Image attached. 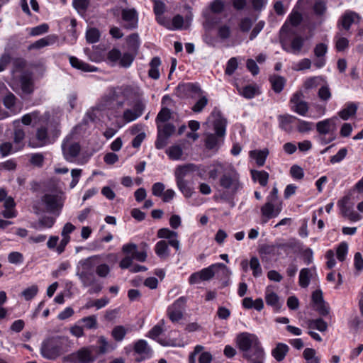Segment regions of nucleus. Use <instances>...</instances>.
<instances>
[{
	"label": "nucleus",
	"mask_w": 363,
	"mask_h": 363,
	"mask_svg": "<svg viewBox=\"0 0 363 363\" xmlns=\"http://www.w3.org/2000/svg\"><path fill=\"white\" fill-rule=\"evenodd\" d=\"M172 117V111L167 107L162 106L155 118L157 125V138L155 142V148L162 150L164 148L169 138L176 131V126L168 121Z\"/></svg>",
	"instance_id": "nucleus-1"
},
{
	"label": "nucleus",
	"mask_w": 363,
	"mask_h": 363,
	"mask_svg": "<svg viewBox=\"0 0 363 363\" xmlns=\"http://www.w3.org/2000/svg\"><path fill=\"white\" fill-rule=\"evenodd\" d=\"M236 344L238 349L243 352V358L247 360H252L253 358L255 359H264V349L255 335L242 333L237 336Z\"/></svg>",
	"instance_id": "nucleus-2"
},
{
	"label": "nucleus",
	"mask_w": 363,
	"mask_h": 363,
	"mask_svg": "<svg viewBox=\"0 0 363 363\" xmlns=\"http://www.w3.org/2000/svg\"><path fill=\"white\" fill-rule=\"evenodd\" d=\"M67 339L63 336H54L45 340L41 345L40 354L48 359L55 360L64 352Z\"/></svg>",
	"instance_id": "nucleus-3"
},
{
	"label": "nucleus",
	"mask_w": 363,
	"mask_h": 363,
	"mask_svg": "<svg viewBox=\"0 0 363 363\" xmlns=\"http://www.w3.org/2000/svg\"><path fill=\"white\" fill-rule=\"evenodd\" d=\"M219 183L223 189L227 190L228 192L232 194H235L241 187L239 174L231 166H230L227 172L220 177Z\"/></svg>",
	"instance_id": "nucleus-4"
},
{
	"label": "nucleus",
	"mask_w": 363,
	"mask_h": 363,
	"mask_svg": "<svg viewBox=\"0 0 363 363\" xmlns=\"http://www.w3.org/2000/svg\"><path fill=\"white\" fill-rule=\"evenodd\" d=\"M95 359L91 347H82L62 357V362L67 363H92Z\"/></svg>",
	"instance_id": "nucleus-5"
},
{
	"label": "nucleus",
	"mask_w": 363,
	"mask_h": 363,
	"mask_svg": "<svg viewBox=\"0 0 363 363\" xmlns=\"http://www.w3.org/2000/svg\"><path fill=\"white\" fill-rule=\"evenodd\" d=\"M82 269L78 270L77 275L81 280L83 286L87 287L96 282L94 275V267L93 262L90 258L82 259L79 262Z\"/></svg>",
	"instance_id": "nucleus-6"
},
{
	"label": "nucleus",
	"mask_w": 363,
	"mask_h": 363,
	"mask_svg": "<svg viewBox=\"0 0 363 363\" xmlns=\"http://www.w3.org/2000/svg\"><path fill=\"white\" fill-rule=\"evenodd\" d=\"M128 87L117 86L109 89L107 94L103 99L106 103V106H110L116 102L118 106H122L128 97Z\"/></svg>",
	"instance_id": "nucleus-7"
},
{
	"label": "nucleus",
	"mask_w": 363,
	"mask_h": 363,
	"mask_svg": "<svg viewBox=\"0 0 363 363\" xmlns=\"http://www.w3.org/2000/svg\"><path fill=\"white\" fill-rule=\"evenodd\" d=\"M79 143L73 141L72 138H65L62 143V151L66 161L72 162L81 152Z\"/></svg>",
	"instance_id": "nucleus-8"
},
{
	"label": "nucleus",
	"mask_w": 363,
	"mask_h": 363,
	"mask_svg": "<svg viewBox=\"0 0 363 363\" xmlns=\"http://www.w3.org/2000/svg\"><path fill=\"white\" fill-rule=\"evenodd\" d=\"M218 268L227 269L226 266L223 263H218L211 265L207 268H204L199 272L194 273L189 278V282L191 284H197L201 281H208L213 277L215 271Z\"/></svg>",
	"instance_id": "nucleus-9"
},
{
	"label": "nucleus",
	"mask_w": 363,
	"mask_h": 363,
	"mask_svg": "<svg viewBox=\"0 0 363 363\" xmlns=\"http://www.w3.org/2000/svg\"><path fill=\"white\" fill-rule=\"evenodd\" d=\"M282 210V201L273 202L267 201L261 207L262 223H267L269 219L279 216Z\"/></svg>",
	"instance_id": "nucleus-10"
},
{
	"label": "nucleus",
	"mask_w": 363,
	"mask_h": 363,
	"mask_svg": "<svg viewBox=\"0 0 363 363\" xmlns=\"http://www.w3.org/2000/svg\"><path fill=\"white\" fill-rule=\"evenodd\" d=\"M303 94L298 91L294 93L290 99L291 110L300 116H306L308 111L309 107L306 101L303 100Z\"/></svg>",
	"instance_id": "nucleus-11"
},
{
	"label": "nucleus",
	"mask_w": 363,
	"mask_h": 363,
	"mask_svg": "<svg viewBox=\"0 0 363 363\" xmlns=\"http://www.w3.org/2000/svg\"><path fill=\"white\" fill-rule=\"evenodd\" d=\"M121 18L125 22L123 28L126 30H134L138 26V13L135 9H123L121 11Z\"/></svg>",
	"instance_id": "nucleus-12"
},
{
	"label": "nucleus",
	"mask_w": 363,
	"mask_h": 363,
	"mask_svg": "<svg viewBox=\"0 0 363 363\" xmlns=\"http://www.w3.org/2000/svg\"><path fill=\"white\" fill-rule=\"evenodd\" d=\"M337 120L336 116L331 118H327L323 121H319L316 123V130L320 135H329L335 134L336 130V123Z\"/></svg>",
	"instance_id": "nucleus-13"
},
{
	"label": "nucleus",
	"mask_w": 363,
	"mask_h": 363,
	"mask_svg": "<svg viewBox=\"0 0 363 363\" xmlns=\"http://www.w3.org/2000/svg\"><path fill=\"white\" fill-rule=\"evenodd\" d=\"M359 21L360 16L358 13L352 11H347L338 21L337 27L339 28L341 27L342 29L348 31L352 23H359Z\"/></svg>",
	"instance_id": "nucleus-14"
},
{
	"label": "nucleus",
	"mask_w": 363,
	"mask_h": 363,
	"mask_svg": "<svg viewBox=\"0 0 363 363\" xmlns=\"http://www.w3.org/2000/svg\"><path fill=\"white\" fill-rule=\"evenodd\" d=\"M60 199L61 197L57 194H46L42 197V201L45 204L47 211L50 213L62 209L63 203Z\"/></svg>",
	"instance_id": "nucleus-15"
},
{
	"label": "nucleus",
	"mask_w": 363,
	"mask_h": 363,
	"mask_svg": "<svg viewBox=\"0 0 363 363\" xmlns=\"http://www.w3.org/2000/svg\"><path fill=\"white\" fill-rule=\"evenodd\" d=\"M167 315L172 323H178L182 320V297L168 306Z\"/></svg>",
	"instance_id": "nucleus-16"
},
{
	"label": "nucleus",
	"mask_w": 363,
	"mask_h": 363,
	"mask_svg": "<svg viewBox=\"0 0 363 363\" xmlns=\"http://www.w3.org/2000/svg\"><path fill=\"white\" fill-rule=\"evenodd\" d=\"M134 351L135 353L140 354L142 357L137 361H142L149 359L152 357V350L148 345L147 342L145 340H139L134 344Z\"/></svg>",
	"instance_id": "nucleus-17"
},
{
	"label": "nucleus",
	"mask_w": 363,
	"mask_h": 363,
	"mask_svg": "<svg viewBox=\"0 0 363 363\" xmlns=\"http://www.w3.org/2000/svg\"><path fill=\"white\" fill-rule=\"evenodd\" d=\"M97 345L90 346L92 352H95V357L106 354L113 348L104 336H100L97 340Z\"/></svg>",
	"instance_id": "nucleus-18"
},
{
	"label": "nucleus",
	"mask_w": 363,
	"mask_h": 363,
	"mask_svg": "<svg viewBox=\"0 0 363 363\" xmlns=\"http://www.w3.org/2000/svg\"><path fill=\"white\" fill-rule=\"evenodd\" d=\"M165 321L164 319H162L148 331L146 337L157 340L162 345H165L163 340H158L159 336L165 331Z\"/></svg>",
	"instance_id": "nucleus-19"
},
{
	"label": "nucleus",
	"mask_w": 363,
	"mask_h": 363,
	"mask_svg": "<svg viewBox=\"0 0 363 363\" xmlns=\"http://www.w3.org/2000/svg\"><path fill=\"white\" fill-rule=\"evenodd\" d=\"M69 60L71 66L79 70H82L85 72H92L97 70L96 67L79 60L75 56L69 57Z\"/></svg>",
	"instance_id": "nucleus-20"
},
{
	"label": "nucleus",
	"mask_w": 363,
	"mask_h": 363,
	"mask_svg": "<svg viewBox=\"0 0 363 363\" xmlns=\"http://www.w3.org/2000/svg\"><path fill=\"white\" fill-rule=\"evenodd\" d=\"M289 351V347L286 344L279 342L272 350L271 354L277 362H281L285 359Z\"/></svg>",
	"instance_id": "nucleus-21"
},
{
	"label": "nucleus",
	"mask_w": 363,
	"mask_h": 363,
	"mask_svg": "<svg viewBox=\"0 0 363 363\" xmlns=\"http://www.w3.org/2000/svg\"><path fill=\"white\" fill-rule=\"evenodd\" d=\"M126 43L128 52L137 55L140 45V38L138 34L135 33L128 35L126 40Z\"/></svg>",
	"instance_id": "nucleus-22"
},
{
	"label": "nucleus",
	"mask_w": 363,
	"mask_h": 363,
	"mask_svg": "<svg viewBox=\"0 0 363 363\" xmlns=\"http://www.w3.org/2000/svg\"><path fill=\"white\" fill-rule=\"evenodd\" d=\"M220 136H218L216 134L208 133L206 135L205 138V146L208 150H216L218 149V147L222 142V140Z\"/></svg>",
	"instance_id": "nucleus-23"
},
{
	"label": "nucleus",
	"mask_w": 363,
	"mask_h": 363,
	"mask_svg": "<svg viewBox=\"0 0 363 363\" xmlns=\"http://www.w3.org/2000/svg\"><path fill=\"white\" fill-rule=\"evenodd\" d=\"M296 119V117L285 114L279 116V127L287 133H291L293 130L291 123Z\"/></svg>",
	"instance_id": "nucleus-24"
},
{
	"label": "nucleus",
	"mask_w": 363,
	"mask_h": 363,
	"mask_svg": "<svg viewBox=\"0 0 363 363\" xmlns=\"http://www.w3.org/2000/svg\"><path fill=\"white\" fill-rule=\"evenodd\" d=\"M161 65V60L159 57H154L150 62V69L148 71V76L153 79H157L160 78L159 67Z\"/></svg>",
	"instance_id": "nucleus-25"
},
{
	"label": "nucleus",
	"mask_w": 363,
	"mask_h": 363,
	"mask_svg": "<svg viewBox=\"0 0 363 363\" xmlns=\"http://www.w3.org/2000/svg\"><path fill=\"white\" fill-rule=\"evenodd\" d=\"M268 154L269 151L267 149L263 150H252L250 152V157L255 160L259 167H262L264 164Z\"/></svg>",
	"instance_id": "nucleus-26"
},
{
	"label": "nucleus",
	"mask_w": 363,
	"mask_h": 363,
	"mask_svg": "<svg viewBox=\"0 0 363 363\" xmlns=\"http://www.w3.org/2000/svg\"><path fill=\"white\" fill-rule=\"evenodd\" d=\"M357 110V106L354 103H350L345 108L339 111L338 116L342 120L346 121L348 120L350 117L354 116L356 114Z\"/></svg>",
	"instance_id": "nucleus-27"
},
{
	"label": "nucleus",
	"mask_w": 363,
	"mask_h": 363,
	"mask_svg": "<svg viewBox=\"0 0 363 363\" xmlns=\"http://www.w3.org/2000/svg\"><path fill=\"white\" fill-rule=\"evenodd\" d=\"M156 255L160 258H166L169 256V250L167 241L160 240L155 247Z\"/></svg>",
	"instance_id": "nucleus-28"
},
{
	"label": "nucleus",
	"mask_w": 363,
	"mask_h": 363,
	"mask_svg": "<svg viewBox=\"0 0 363 363\" xmlns=\"http://www.w3.org/2000/svg\"><path fill=\"white\" fill-rule=\"evenodd\" d=\"M251 175L252 179L255 182H258L261 186H265L267 184L269 179V174L267 172L251 170Z\"/></svg>",
	"instance_id": "nucleus-29"
},
{
	"label": "nucleus",
	"mask_w": 363,
	"mask_h": 363,
	"mask_svg": "<svg viewBox=\"0 0 363 363\" xmlns=\"http://www.w3.org/2000/svg\"><path fill=\"white\" fill-rule=\"evenodd\" d=\"M269 81L272 84V89L276 93H280L285 85L286 79L281 76L274 75L270 77Z\"/></svg>",
	"instance_id": "nucleus-30"
},
{
	"label": "nucleus",
	"mask_w": 363,
	"mask_h": 363,
	"mask_svg": "<svg viewBox=\"0 0 363 363\" xmlns=\"http://www.w3.org/2000/svg\"><path fill=\"white\" fill-rule=\"evenodd\" d=\"M77 323H83L82 327L86 329H96L98 327L97 319L94 315L84 317L79 320Z\"/></svg>",
	"instance_id": "nucleus-31"
},
{
	"label": "nucleus",
	"mask_w": 363,
	"mask_h": 363,
	"mask_svg": "<svg viewBox=\"0 0 363 363\" xmlns=\"http://www.w3.org/2000/svg\"><path fill=\"white\" fill-rule=\"evenodd\" d=\"M341 213L343 216L347 217L351 221H357L362 218L359 213L345 204H342L341 206Z\"/></svg>",
	"instance_id": "nucleus-32"
},
{
	"label": "nucleus",
	"mask_w": 363,
	"mask_h": 363,
	"mask_svg": "<svg viewBox=\"0 0 363 363\" xmlns=\"http://www.w3.org/2000/svg\"><path fill=\"white\" fill-rule=\"evenodd\" d=\"M226 123L227 121L225 118H219L216 119L213 123L215 134L220 138H223L225 134Z\"/></svg>",
	"instance_id": "nucleus-33"
},
{
	"label": "nucleus",
	"mask_w": 363,
	"mask_h": 363,
	"mask_svg": "<svg viewBox=\"0 0 363 363\" xmlns=\"http://www.w3.org/2000/svg\"><path fill=\"white\" fill-rule=\"evenodd\" d=\"M228 169L220 163H215L211 167L208 172V176L213 179H216L220 174H224Z\"/></svg>",
	"instance_id": "nucleus-34"
},
{
	"label": "nucleus",
	"mask_w": 363,
	"mask_h": 363,
	"mask_svg": "<svg viewBox=\"0 0 363 363\" xmlns=\"http://www.w3.org/2000/svg\"><path fill=\"white\" fill-rule=\"evenodd\" d=\"M265 300L267 304L273 307L276 311L281 308L279 298L277 294L274 292L267 293Z\"/></svg>",
	"instance_id": "nucleus-35"
},
{
	"label": "nucleus",
	"mask_w": 363,
	"mask_h": 363,
	"mask_svg": "<svg viewBox=\"0 0 363 363\" xmlns=\"http://www.w3.org/2000/svg\"><path fill=\"white\" fill-rule=\"evenodd\" d=\"M136 55V54L130 52H124L123 55H121L119 61L120 66L125 68L130 67Z\"/></svg>",
	"instance_id": "nucleus-36"
},
{
	"label": "nucleus",
	"mask_w": 363,
	"mask_h": 363,
	"mask_svg": "<svg viewBox=\"0 0 363 363\" xmlns=\"http://www.w3.org/2000/svg\"><path fill=\"white\" fill-rule=\"evenodd\" d=\"M239 93L246 99H252L259 93L258 88L254 85H247L243 89H238Z\"/></svg>",
	"instance_id": "nucleus-37"
},
{
	"label": "nucleus",
	"mask_w": 363,
	"mask_h": 363,
	"mask_svg": "<svg viewBox=\"0 0 363 363\" xmlns=\"http://www.w3.org/2000/svg\"><path fill=\"white\" fill-rule=\"evenodd\" d=\"M308 327L310 329H317L320 332H324L328 328V325L326 322H325L321 318H318L315 320H308L307 322Z\"/></svg>",
	"instance_id": "nucleus-38"
},
{
	"label": "nucleus",
	"mask_w": 363,
	"mask_h": 363,
	"mask_svg": "<svg viewBox=\"0 0 363 363\" xmlns=\"http://www.w3.org/2000/svg\"><path fill=\"white\" fill-rule=\"evenodd\" d=\"M21 89L23 93L30 94L33 91V82L30 77L23 76L21 79Z\"/></svg>",
	"instance_id": "nucleus-39"
},
{
	"label": "nucleus",
	"mask_w": 363,
	"mask_h": 363,
	"mask_svg": "<svg viewBox=\"0 0 363 363\" xmlns=\"http://www.w3.org/2000/svg\"><path fill=\"white\" fill-rule=\"evenodd\" d=\"M335 48L337 51L342 52L349 47V40L342 36L340 33H337L335 37Z\"/></svg>",
	"instance_id": "nucleus-40"
},
{
	"label": "nucleus",
	"mask_w": 363,
	"mask_h": 363,
	"mask_svg": "<svg viewBox=\"0 0 363 363\" xmlns=\"http://www.w3.org/2000/svg\"><path fill=\"white\" fill-rule=\"evenodd\" d=\"M127 333V330L123 325L115 326L111 331V336L116 342L122 341Z\"/></svg>",
	"instance_id": "nucleus-41"
},
{
	"label": "nucleus",
	"mask_w": 363,
	"mask_h": 363,
	"mask_svg": "<svg viewBox=\"0 0 363 363\" xmlns=\"http://www.w3.org/2000/svg\"><path fill=\"white\" fill-rule=\"evenodd\" d=\"M166 153L170 160H180L182 158V146L180 145L171 146L166 150Z\"/></svg>",
	"instance_id": "nucleus-42"
},
{
	"label": "nucleus",
	"mask_w": 363,
	"mask_h": 363,
	"mask_svg": "<svg viewBox=\"0 0 363 363\" xmlns=\"http://www.w3.org/2000/svg\"><path fill=\"white\" fill-rule=\"evenodd\" d=\"M307 363H320V359L316 356V352L312 348H306L303 352Z\"/></svg>",
	"instance_id": "nucleus-43"
},
{
	"label": "nucleus",
	"mask_w": 363,
	"mask_h": 363,
	"mask_svg": "<svg viewBox=\"0 0 363 363\" xmlns=\"http://www.w3.org/2000/svg\"><path fill=\"white\" fill-rule=\"evenodd\" d=\"M183 86L186 96L194 97L201 94V90L197 84L189 83Z\"/></svg>",
	"instance_id": "nucleus-44"
},
{
	"label": "nucleus",
	"mask_w": 363,
	"mask_h": 363,
	"mask_svg": "<svg viewBox=\"0 0 363 363\" xmlns=\"http://www.w3.org/2000/svg\"><path fill=\"white\" fill-rule=\"evenodd\" d=\"M100 32L96 28H91L86 30V39L90 44L96 43L99 40Z\"/></svg>",
	"instance_id": "nucleus-45"
},
{
	"label": "nucleus",
	"mask_w": 363,
	"mask_h": 363,
	"mask_svg": "<svg viewBox=\"0 0 363 363\" xmlns=\"http://www.w3.org/2000/svg\"><path fill=\"white\" fill-rule=\"evenodd\" d=\"M311 279V271L308 268L302 269L299 274V284L301 287L306 288L308 286Z\"/></svg>",
	"instance_id": "nucleus-46"
},
{
	"label": "nucleus",
	"mask_w": 363,
	"mask_h": 363,
	"mask_svg": "<svg viewBox=\"0 0 363 363\" xmlns=\"http://www.w3.org/2000/svg\"><path fill=\"white\" fill-rule=\"evenodd\" d=\"M250 267L252 270V274L255 277H258L262 275V270L259 262V259L256 257H252L250 261Z\"/></svg>",
	"instance_id": "nucleus-47"
},
{
	"label": "nucleus",
	"mask_w": 363,
	"mask_h": 363,
	"mask_svg": "<svg viewBox=\"0 0 363 363\" xmlns=\"http://www.w3.org/2000/svg\"><path fill=\"white\" fill-rule=\"evenodd\" d=\"M304 44V39L301 36L295 37L291 43V48L294 53L298 54L301 52Z\"/></svg>",
	"instance_id": "nucleus-48"
},
{
	"label": "nucleus",
	"mask_w": 363,
	"mask_h": 363,
	"mask_svg": "<svg viewBox=\"0 0 363 363\" xmlns=\"http://www.w3.org/2000/svg\"><path fill=\"white\" fill-rule=\"evenodd\" d=\"M52 43L50 36L36 40L29 46V49H40Z\"/></svg>",
	"instance_id": "nucleus-49"
},
{
	"label": "nucleus",
	"mask_w": 363,
	"mask_h": 363,
	"mask_svg": "<svg viewBox=\"0 0 363 363\" xmlns=\"http://www.w3.org/2000/svg\"><path fill=\"white\" fill-rule=\"evenodd\" d=\"M157 236L159 238L169 240L174 238V237H177L178 234L177 232L171 230L169 228H163L158 230Z\"/></svg>",
	"instance_id": "nucleus-50"
},
{
	"label": "nucleus",
	"mask_w": 363,
	"mask_h": 363,
	"mask_svg": "<svg viewBox=\"0 0 363 363\" xmlns=\"http://www.w3.org/2000/svg\"><path fill=\"white\" fill-rule=\"evenodd\" d=\"M38 288L36 285H33L26 288L22 291V296L26 301L33 299L38 294Z\"/></svg>",
	"instance_id": "nucleus-51"
},
{
	"label": "nucleus",
	"mask_w": 363,
	"mask_h": 363,
	"mask_svg": "<svg viewBox=\"0 0 363 363\" xmlns=\"http://www.w3.org/2000/svg\"><path fill=\"white\" fill-rule=\"evenodd\" d=\"M321 80H323V78L320 76L309 77L304 82L303 87L306 89H313L320 84Z\"/></svg>",
	"instance_id": "nucleus-52"
},
{
	"label": "nucleus",
	"mask_w": 363,
	"mask_h": 363,
	"mask_svg": "<svg viewBox=\"0 0 363 363\" xmlns=\"http://www.w3.org/2000/svg\"><path fill=\"white\" fill-rule=\"evenodd\" d=\"M318 96L323 101H328L332 96L330 87L328 85L322 86L318 90Z\"/></svg>",
	"instance_id": "nucleus-53"
},
{
	"label": "nucleus",
	"mask_w": 363,
	"mask_h": 363,
	"mask_svg": "<svg viewBox=\"0 0 363 363\" xmlns=\"http://www.w3.org/2000/svg\"><path fill=\"white\" fill-rule=\"evenodd\" d=\"M15 152L10 142H4L0 144V153L2 157H7Z\"/></svg>",
	"instance_id": "nucleus-54"
},
{
	"label": "nucleus",
	"mask_w": 363,
	"mask_h": 363,
	"mask_svg": "<svg viewBox=\"0 0 363 363\" xmlns=\"http://www.w3.org/2000/svg\"><path fill=\"white\" fill-rule=\"evenodd\" d=\"M327 52L328 45L323 43L316 44L313 49V53L316 57H325Z\"/></svg>",
	"instance_id": "nucleus-55"
},
{
	"label": "nucleus",
	"mask_w": 363,
	"mask_h": 363,
	"mask_svg": "<svg viewBox=\"0 0 363 363\" xmlns=\"http://www.w3.org/2000/svg\"><path fill=\"white\" fill-rule=\"evenodd\" d=\"M8 261L11 264H20L23 262V255L18 252H11L8 255Z\"/></svg>",
	"instance_id": "nucleus-56"
},
{
	"label": "nucleus",
	"mask_w": 363,
	"mask_h": 363,
	"mask_svg": "<svg viewBox=\"0 0 363 363\" xmlns=\"http://www.w3.org/2000/svg\"><path fill=\"white\" fill-rule=\"evenodd\" d=\"M347 244L346 242L340 243L336 251L337 258L339 261L343 262L345 259L346 255L347 254Z\"/></svg>",
	"instance_id": "nucleus-57"
},
{
	"label": "nucleus",
	"mask_w": 363,
	"mask_h": 363,
	"mask_svg": "<svg viewBox=\"0 0 363 363\" xmlns=\"http://www.w3.org/2000/svg\"><path fill=\"white\" fill-rule=\"evenodd\" d=\"M49 30V26L47 23H43L31 28L30 35L32 36H37L46 33Z\"/></svg>",
	"instance_id": "nucleus-58"
},
{
	"label": "nucleus",
	"mask_w": 363,
	"mask_h": 363,
	"mask_svg": "<svg viewBox=\"0 0 363 363\" xmlns=\"http://www.w3.org/2000/svg\"><path fill=\"white\" fill-rule=\"evenodd\" d=\"M276 251V246L272 245H262L259 249V253L261 256L274 255Z\"/></svg>",
	"instance_id": "nucleus-59"
},
{
	"label": "nucleus",
	"mask_w": 363,
	"mask_h": 363,
	"mask_svg": "<svg viewBox=\"0 0 363 363\" xmlns=\"http://www.w3.org/2000/svg\"><path fill=\"white\" fill-rule=\"evenodd\" d=\"M16 97L15 95L9 92L3 99V104L8 109H11L16 104Z\"/></svg>",
	"instance_id": "nucleus-60"
},
{
	"label": "nucleus",
	"mask_w": 363,
	"mask_h": 363,
	"mask_svg": "<svg viewBox=\"0 0 363 363\" xmlns=\"http://www.w3.org/2000/svg\"><path fill=\"white\" fill-rule=\"evenodd\" d=\"M165 189V186L162 182H156L152 186V194L153 196L160 197L162 196Z\"/></svg>",
	"instance_id": "nucleus-61"
},
{
	"label": "nucleus",
	"mask_w": 363,
	"mask_h": 363,
	"mask_svg": "<svg viewBox=\"0 0 363 363\" xmlns=\"http://www.w3.org/2000/svg\"><path fill=\"white\" fill-rule=\"evenodd\" d=\"M168 29H182V15L177 14L172 20H170V21L169 22Z\"/></svg>",
	"instance_id": "nucleus-62"
},
{
	"label": "nucleus",
	"mask_w": 363,
	"mask_h": 363,
	"mask_svg": "<svg viewBox=\"0 0 363 363\" xmlns=\"http://www.w3.org/2000/svg\"><path fill=\"white\" fill-rule=\"evenodd\" d=\"M44 156L41 153H34L30 159V163L38 167H42L44 163Z\"/></svg>",
	"instance_id": "nucleus-63"
},
{
	"label": "nucleus",
	"mask_w": 363,
	"mask_h": 363,
	"mask_svg": "<svg viewBox=\"0 0 363 363\" xmlns=\"http://www.w3.org/2000/svg\"><path fill=\"white\" fill-rule=\"evenodd\" d=\"M290 174L293 178L298 180L303 179L304 176L303 169L296 164L291 167Z\"/></svg>",
	"instance_id": "nucleus-64"
}]
</instances>
